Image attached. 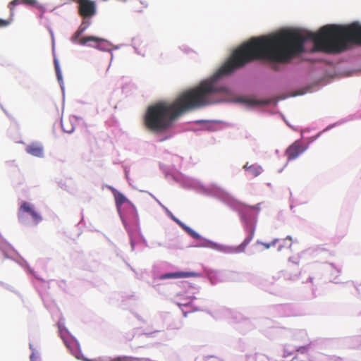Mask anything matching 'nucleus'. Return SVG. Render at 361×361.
Wrapping results in <instances>:
<instances>
[{"label":"nucleus","mask_w":361,"mask_h":361,"mask_svg":"<svg viewBox=\"0 0 361 361\" xmlns=\"http://www.w3.org/2000/svg\"><path fill=\"white\" fill-rule=\"evenodd\" d=\"M257 60L276 63L289 61L279 33L252 37L238 47L230 59L210 78L183 92L173 102H159L148 106L144 118L146 128L153 133L164 132L185 112L222 102L224 97L231 95V90L219 79Z\"/></svg>","instance_id":"1"},{"label":"nucleus","mask_w":361,"mask_h":361,"mask_svg":"<svg viewBox=\"0 0 361 361\" xmlns=\"http://www.w3.org/2000/svg\"><path fill=\"white\" fill-rule=\"evenodd\" d=\"M312 41L316 49L327 53L341 52L349 44L361 45V25L357 22L348 25H327L318 33L306 30L283 31V44L289 61L304 51V43Z\"/></svg>","instance_id":"2"},{"label":"nucleus","mask_w":361,"mask_h":361,"mask_svg":"<svg viewBox=\"0 0 361 361\" xmlns=\"http://www.w3.org/2000/svg\"><path fill=\"white\" fill-rule=\"evenodd\" d=\"M87 27V25H84V23H82L76 32L71 37V41L73 43H78L80 45H85L87 42H93V44H89V46L97 48L101 51L109 50V44L108 42L102 38L94 36L80 37V35L85 32Z\"/></svg>","instance_id":"3"},{"label":"nucleus","mask_w":361,"mask_h":361,"mask_svg":"<svg viewBox=\"0 0 361 361\" xmlns=\"http://www.w3.org/2000/svg\"><path fill=\"white\" fill-rule=\"evenodd\" d=\"M25 214H29L35 224H39L42 218L35 210L34 205L27 202H23L18 209V218L21 221L25 220Z\"/></svg>","instance_id":"4"},{"label":"nucleus","mask_w":361,"mask_h":361,"mask_svg":"<svg viewBox=\"0 0 361 361\" xmlns=\"http://www.w3.org/2000/svg\"><path fill=\"white\" fill-rule=\"evenodd\" d=\"M78 13L83 18H89L97 13L96 4L91 0H82L79 4Z\"/></svg>","instance_id":"5"},{"label":"nucleus","mask_w":361,"mask_h":361,"mask_svg":"<svg viewBox=\"0 0 361 361\" xmlns=\"http://www.w3.org/2000/svg\"><path fill=\"white\" fill-rule=\"evenodd\" d=\"M305 146H304L300 142L295 141L290 145L286 151L288 160H293L296 159L300 154L305 152Z\"/></svg>","instance_id":"6"},{"label":"nucleus","mask_w":361,"mask_h":361,"mask_svg":"<svg viewBox=\"0 0 361 361\" xmlns=\"http://www.w3.org/2000/svg\"><path fill=\"white\" fill-rule=\"evenodd\" d=\"M26 152L34 156L37 157H42L44 153V149L41 144L37 142L31 143L28 145L25 148Z\"/></svg>","instance_id":"7"},{"label":"nucleus","mask_w":361,"mask_h":361,"mask_svg":"<svg viewBox=\"0 0 361 361\" xmlns=\"http://www.w3.org/2000/svg\"><path fill=\"white\" fill-rule=\"evenodd\" d=\"M195 276L194 273L191 272H184V271H178L173 273H168L161 275L159 278L160 279H178V278H188Z\"/></svg>","instance_id":"8"},{"label":"nucleus","mask_w":361,"mask_h":361,"mask_svg":"<svg viewBox=\"0 0 361 361\" xmlns=\"http://www.w3.org/2000/svg\"><path fill=\"white\" fill-rule=\"evenodd\" d=\"M19 4L35 6L37 4V0H13L8 5L11 16H13L14 7Z\"/></svg>","instance_id":"9"},{"label":"nucleus","mask_w":361,"mask_h":361,"mask_svg":"<svg viewBox=\"0 0 361 361\" xmlns=\"http://www.w3.org/2000/svg\"><path fill=\"white\" fill-rule=\"evenodd\" d=\"M252 239V235L247 237L240 245L236 247H231V251L234 253L244 252L247 246L250 244Z\"/></svg>","instance_id":"10"},{"label":"nucleus","mask_w":361,"mask_h":361,"mask_svg":"<svg viewBox=\"0 0 361 361\" xmlns=\"http://www.w3.org/2000/svg\"><path fill=\"white\" fill-rule=\"evenodd\" d=\"M113 193L117 208H120L125 202L128 201L127 198L121 192L114 190Z\"/></svg>","instance_id":"11"},{"label":"nucleus","mask_w":361,"mask_h":361,"mask_svg":"<svg viewBox=\"0 0 361 361\" xmlns=\"http://www.w3.org/2000/svg\"><path fill=\"white\" fill-rule=\"evenodd\" d=\"M278 245V250L281 251L284 248H290L292 245V239L290 237H287L286 238L279 239V241L277 242Z\"/></svg>","instance_id":"12"},{"label":"nucleus","mask_w":361,"mask_h":361,"mask_svg":"<svg viewBox=\"0 0 361 361\" xmlns=\"http://www.w3.org/2000/svg\"><path fill=\"white\" fill-rule=\"evenodd\" d=\"M61 128L63 130L67 133H71L74 131V126L70 123L67 119H61Z\"/></svg>","instance_id":"13"},{"label":"nucleus","mask_w":361,"mask_h":361,"mask_svg":"<svg viewBox=\"0 0 361 361\" xmlns=\"http://www.w3.org/2000/svg\"><path fill=\"white\" fill-rule=\"evenodd\" d=\"M244 168L248 170L250 173L254 176H259L262 172V168L258 166L251 165L247 166V165H245Z\"/></svg>","instance_id":"14"},{"label":"nucleus","mask_w":361,"mask_h":361,"mask_svg":"<svg viewBox=\"0 0 361 361\" xmlns=\"http://www.w3.org/2000/svg\"><path fill=\"white\" fill-rule=\"evenodd\" d=\"M111 361H140V359L130 356H120L112 359Z\"/></svg>","instance_id":"15"},{"label":"nucleus","mask_w":361,"mask_h":361,"mask_svg":"<svg viewBox=\"0 0 361 361\" xmlns=\"http://www.w3.org/2000/svg\"><path fill=\"white\" fill-rule=\"evenodd\" d=\"M310 343H311V342L310 341L309 339H307V345H305L304 346L298 347V349H297V352L299 353H301V354L307 353L308 351H309V347L310 345Z\"/></svg>","instance_id":"16"},{"label":"nucleus","mask_w":361,"mask_h":361,"mask_svg":"<svg viewBox=\"0 0 361 361\" xmlns=\"http://www.w3.org/2000/svg\"><path fill=\"white\" fill-rule=\"evenodd\" d=\"M185 230L193 238H195V239H200V235L197 232H195L194 230L191 229L190 228L185 227Z\"/></svg>","instance_id":"17"},{"label":"nucleus","mask_w":361,"mask_h":361,"mask_svg":"<svg viewBox=\"0 0 361 361\" xmlns=\"http://www.w3.org/2000/svg\"><path fill=\"white\" fill-rule=\"evenodd\" d=\"M54 66L58 80H60L62 79V75L59 68V62L56 59L54 60Z\"/></svg>","instance_id":"18"},{"label":"nucleus","mask_w":361,"mask_h":361,"mask_svg":"<svg viewBox=\"0 0 361 361\" xmlns=\"http://www.w3.org/2000/svg\"><path fill=\"white\" fill-rule=\"evenodd\" d=\"M279 241V239L278 238H276L274 240H273L271 243H262L261 244L266 248V249H269L271 247H274L275 246L276 244H277V242Z\"/></svg>","instance_id":"19"},{"label":"nucleus","mask_w":361,"mask_h":361,"mask_svg":"<svg viewBox=\"0 0 361 361\" xmlns=\"http://www.w3.org/2000/svg\"><path fill=\"white\" fill-rule=\"evenodd\" d=\"M12 17H13V16L11 15V18L8 20L0 19V27L8 26L11 23V21L13 20Z\"/></svg>","instance_id":"20"},{"label":"nucleus","mask_w":361,"mask_h":361,"mask_svg":"<svg viewBox=\"0 0 361 361\" xmlns=\"http://www.w3.org/2000/svg\"><path fill=\"white\" fill-rule=\"evenodd\" d=\"M141 3L145 5V7L148 6V3L146 1L145 2H141Z\"/></svg>","instance_id":"21"},{"label":"nucleus","mask_w":361,"mask_h":361,"mask_svg":"<svg viewBox=\"0 0 361 361\" xmlns=\"http://www.w3.org/2000/svg\"><path fill=\"white\" fill-rule=\"evenodd\" d=\"M273 69H274L275 71H277L278 70V68H277V66L276 64H274L273 66H272Z\"/></svg>","instance_id":"22"},{"label":"nucleus","mask_w":361,"mask_h":361,"mask_svg":"<svg viewBox=\"0 0 361 361\" xmlns=\"http://www.w3.org/2000/svg\"><path fill=\"white\" fill-rule=\"evenodd\" d=\"M247 360H248V359H250V358H254V357H253L252 355H248V356H247Z\"/></svg>","instance_id":"23"},{"label":"nucleus","mask_w":361,"mask_h":361,"mask_svg":"<svg viewBox=\"0 0 361 361\" xmlns=\"http://www.w3.org/2000/svg\"><path fill=\"white\" fill-rule=\"evenodd\" d=\"M85 361H92V360H87V359H85Z\"/></svg>","instance_id":"24"}]
</instances>
